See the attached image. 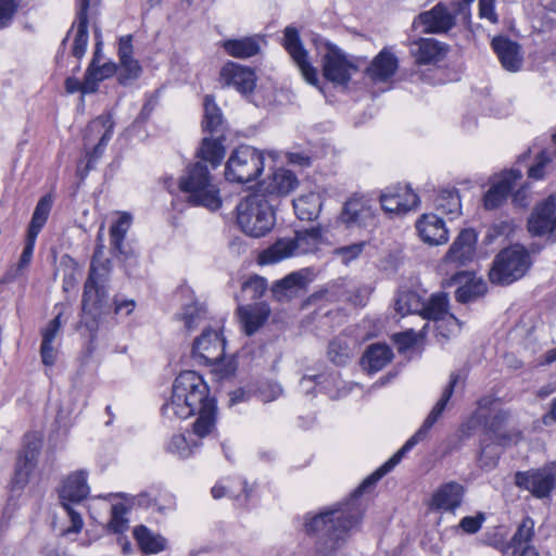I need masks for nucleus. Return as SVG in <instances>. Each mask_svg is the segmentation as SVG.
Wrapping results in <instances>:
<instances>
[{"label": "nucleus", "instance_id": "nucleus-1", "mask_svg": "<svg viewBox=\"0 0 556 556\" xmlns=\"http://www.w3.org/2000/svg\"><path fill=\"white\" fill-rule=\"evenodd\" d=\"M457 381L458 375L453 372L440 400L426 417L421 427L389 460L368 476L354 490L349 500L327 507L318 514L308 513L305 515L304 531L314 539L313 556H338L345 547L352 532L361 525L363 519V505L359 497L372 489L384 475L390 472L406 453L426 439L430 429L445 410Z\"/></svg>", "mask_w": 556, "mask_h": 556}, {"label": "nucleus", "instance_id": "nucleus-2", "mask_svg": "<svg viewBox=\"0 0 556 556\" xmlns=\"http://www.w3.org/2000/svg\"><path fill=\"white\" fill-rule=\"evenodd\" d=\"M216 409L215 399L210 396V389L202 376L186 370L176 377L172 396L162 406V414L168 419H186L198 414L193 433L204 438L215 429Z\"/></svg>", "mask_w": 556, "mask_h": 556}, {"label": "nucleus", "instance_id": "nucleus-3", "mask_svg": "<svg viewBox=\"0 0 556 556\" xmlns=\"http://www.w3.org/2000/svg\"><path fill=\"white\" fill-rule=\"evenodd\" d=\"M102 247H98L93 253L88 278L84 286L81 300V319L84 325L90 332L98 328V319L108 303L106 283L111 274V261L101 260Z\"/></svg>", "mask_w": 556, "mask_h": 556}, {"label": "nucleus", "instance_id": "nucleus-4", "mask_svg": "<svg viewBox=\"0 0 556 556\" xmlns=\"http://www.w3.org/2000/svg\"><path fill=\"white\" fill-rule=\"evenodd\" d=\"M208 161L198 157L190 163L179 178V189L187 194V202L194 206H203L217 211L223 204L220 189L211 174Z\"/></svg>", "mask_w": 556, "mask_h": 556}, {"label": "nucleus", "instance_id": "nucleus-5", "mask_svg": "<svg viewBox=\"0 0 556 556\" xmlns=\"http://www.w3.org/2000/svg\"><path fill=\"white\" fill-rule=\"evenodd\" d=\"M274 207L275 203L265 193H251L237 206V223L248 236L264 237L275 226Z\"/></svg>", "mask_w": 556, "mask_h": 556}, {"label": "nucleus", "instance_id": "nucleus-6", "mask_svg": "<svg viewBox=\"0 0 556 556\" xmlns=\"http://www.w3.org/2000/svg\"><path fill=\"white\" fill-rule=\"evenodd\" d=\"M203 106L202 128L204 132H210L211 136L202 139L195 156L208 161L212 168H217L226 153L223 113L211 94L205 96Z\"/></svg>", "mask_w": 556, "mask_h": 556}, {"label": "nucleus", "instance_id": "nucleus-7", "mask_svg": "<svg viewBox=\"0 0 556 556\" xmlns=\"http://www.w3.org/2000/svg\"><path fill=\"white\" fill-rule=\"evenodd\" d=\"M321 243L323 229L320 226L298 230L293 238L278 239L264 250L260 260L262 264H275L294 255L314 253Z\"/></svg>", "mask_w": 556, "mask_h": 556}, {"label": "nucleus", "instance_id": "nucleus-8", "mask_svg": "<svg viewBox=\"0 0 556 556\" xmlns=\"http://www.w3.org/2000/svg\"><path fill=\"white\" fill-rule=\"evenodd\" d=\"M531 265L530 252L521 244H513L495 256L489 277L493 283L510 285L522 278Z\"/></svg>", "mask_w": 556, "mask_h": 556}, {"label": "nucleus", "instance_id": "nucleus-9", "mask_svg": "<svg viewBox=\"0 0 556 556\" xmlns=\"http://www.w3.org/2000/svg\"><path fill=\"white\" fill-rule=\"evenodd\" d=\"M264 154L251 147L235 149L225 166V177L231 182L247 184L255 180L264 170Z\"/></svg>", "mask_w": 556, "mask_h": 556}, {"label": "nucleus", "instance_id": "nucleus-10", "mask_svg": "<svg viewBox=\"0 0 556 556\" xmlns=\"http://www.w3.org/2000/svg\"><path fill=\"white\" fill-rule=\"evenodd\" d=\"M318 50L323 51L320 62L324 77L334 85L346 87L352 75L359 70L358 60L345 54L330 41H321Z\"/></svg>", "mask_w": 556, "mask_h": 556}, {"label": "nucleus", "instance_id": "nucleus-11", "mask_svg": "<svg viewBox=\"0 0 556 556\" xmlns=\"http://www.w3.org/2000/svg\"><path fill=\"white\" fill-rule=\"evenodd\" d=\"M516 486L530 492L536 498H546L556 488V463L540 468L517 471L514 476Z\"/></svg>", "mask_w": 556, "mask_h": 556}, {"label": "nucleus", "instance_id": "nucleus-12", "mask_svg": "<svg viewBox=\"0 0 556 556\" xmlns=\"http://www.w3.org/2000/svg\"><path fill=\"white\" fill-rule=\"evenodd\" d=\"M114 122L110 115H100L91 121L84 135V146L87 150L86 170L93 168V164L103 155L112 138Z\"/></svg>", "mask_w": 556, "mask_h": 556}, {"label": "nucleus", "instance_id": "nucleus-13", "mask_svg": "<svg viewBox=\"0 0 556 556\" xmlns=\"http://www.w3.org/2000/svg\"><path fill=\"white\" fill-rule=\"evenodd\" d=\"M527 228L532 237H545L556 243V198L547 197L533 208L528 218Z\"/></svg>", "mask_w": 556, "mask_h": 556}, {"label": "nucleus", "instance_id": "nucleus-14", "mask_svg": "<svg viewBox=\"0 0 556 556\" xmlns=\"http://www.w3.org/2000/svg\"><path fill=\"white\" fill-rule=\"evenodd\" d=\"M225 339L212 329H204L192 345V357L200 364L212 366L223 361L225 355Z\"/></svg>", "mask_w": 556, "mask_h": 556}, {"label": "nucleus", "instance_id": "nucleus-15", "mask_svg": "<svg viewBox=\"0 0 556 556\" xmlns=\"http://www.w3.org/2000/svg\"><path fill=\"white\" fill-rule=\"evenodd\" d=\"M283 47L299 67L304 79L313 85L318 84L317 70L308 61V53L303 47L300 34L295 27L288 26L283 31Z\"/></svg>", "mask_w": 556, "mask_h": 556}, {"label": "nucleus", "instance_id": "nucleus-16", "mask_svg": "<svg viewBox=\"0 0 556 556\" xmlns=\"http://www.w3.org/2000/svg\"><path fill=\"white\" fill-rule=\"evenodd\" d=\"M40 448L41 439L37 434L28 433L24 437L23 450L17 457L12 479L13 489H22L27 483L29 473L36 466Z\"/></svg>", "mask_w": 556, "mask_h": 556}, {"label": "nucleus", "instance_id": "nucleus-17", "mask_svg": "<svg viewBox=\"0 0 556 556\" xmlns=\"http://www.w3.org/2000/svg\"><path fill=\"white\" fill-rule=\"evenodd\" d=\"M379 199L382 210L394 215L406 214L419 204V197L408 185L389 187L380 194Z\"/></svg>", "mask_w": 556, "mask_h": 556}, {"label": "nucleus", "instance_id": "nucleus-18", "mask_svg": "<svg viewBox=\"0 0 556 556\" xmlns=\"http://www.w3.org/2000/svg\"><path fill=\"white\" fill-rule=\"evenodd\" d=\"M339 220L346 228H366L375 222V213L369 200L352 197L343 204Z\"/></svg>", "mask_w": 556, "mask_h": 556}, {"label": "nucleus", "instance_id": "nucleus-19", "mask_svg": "<svg viewBox=\"0 0 556 556\" xmlns=\"http://www.w3.org/2000/svg\"><path fill=\"white\" fill-rule=\"evenodd\" d=\"M424 26L426 34L447 33L455 26V16L448 7L443 3L435 4L431 10L420 13L414 21V26Z\"/></svg>", "mask_w": 556, "mask_h": 556}, {"label": "nucleus", "instance_id": "nucleus-20", "mask_svg": "<svg viewBox=\"0 0 556 556\" xmlns=\"http://www.w3.org/2000/svg\"><path fill=\"white\" fill-rule=\"evenodd\" d=\"M220 81L224 86L233 87L241 94H250L256 85L253 70L235 62L226 63L220 70Z\"/></svg>", "mask_w": 556, "mask_h": 556}, {"label": "nucleus", "instance_id": "nucleus-21", "mask_svg": "<svg viewBox=\"0 0 556 556\" xmlns=\"http://www.w3.org/2000/svg\"><path fill=\"white\" fill-rule=\"evenodd\" d=\"M131 225V216L123 213L110 228V244L114 255L129 264H137V252L125 243L126 235Z\"/></svg>", "mask_w": 556, "mask_h": 556}, {"label": "nucleus", "instance_id": "nucleus-22", "mask_svg": "<svg viewBox=\"0 0 556 556\" xmlns=\"http://www.w3.org/2000/svg\"><path fill=\"white\" fill-rule=\"evenodd\" d=\"M521 177V172L517 169L503 172L497 181L494 182L484 194V207L486 210H495L500 207L506 201L513 188L517 185Z\"/></svg>", "mask_w": 556, "mask_h": 556}, {"label": "nucleus", "instance_id": "nucleus-23", "mask_svg": "<svg viewBox=\"0 0 556 556\" xmlns=\"http://www.w3.org/2000/svg\"><path fill=\"white\" fill-rule=\"evenodd\" d=\"M477 235L472 229H464L459 232L445 255V262L458 266H465L472 261L476 252Z\"/></svg>", "mask_w": 556, "mask_h": 556}, {"label": "nucleus", "instance_id": "nucleus-24", "mask_svg": "<svg viewBox=\"0 0 556 556\" xmlns=\"http://www.w3.org/2000/svg\"><path fill=\"white\" fill-rule=\"evenodd\" d=\"M421 240L430 245L444 244L448 240V231L444 220L435 214H424L416 223Z\"/></svg>", "mask_w": 556, "mask_h": 556}, {"label": "nucleus", "instance_id": "nucleus-25", "mask_svg": "<svg viewBox=\"0 0 556 556\" xmlns=\"http://www.w3.org/2000/svg\"><path fill=\"white\" fill-rule=\"evenodd\" d=\"M88 8L89 0H80L79 9L76 16V23L72 26V28L61 42V46L64 48L66 46L71 31L74 27H76V33L72 47V55L78 60H80L85 55L88 46Z\"/></svg>", "mask_w": 556, "mask_h": 556}, {"label": "nucleus", "instance_id": "nucleus-26", "mask_svg": "<svg viewBox=\"0 0 556 556\" xmlns=\"http://www.w3.org/2000/svg\"><path fill=\"white\" fill-rule=\"evenodd\" d=\"M90 489L87 484V472L79 470L68 475L59 489L61 503L78 504L86 500Z\"/></svg>", "mask_w": 556, "mask_h": 556}, {"label": "nucleus", "instance_id": "nucleus-27", "mask_svg": "<svg viewBox=\"0 0 556 556\" xmlns=\"http://www.w3.org/2000/svg\"><path fill=\"white\" fill-rule=\"evenodd\" d=\"M464 486L455 481L442 484L432 495L430 507L435 510L453 511L460 506Z\"/></svg>", "mask_w": 556, "mask_h": 556}, {"label": "nucleus", "instance_id": "nucleus-28", "mask_svg": "<svg viewBox=\"0 0 556 556\" xmlns=\"http://www.w3.org/2000/svg\"><path fill=\"white\" fill-rule=\"evenodd\" d=\"M299 185L296 176L289 169L279 168L265 181L263 193L273 200L277 201V197H283L293 191Z\"/></svg>", "mask_w": 556, "mask_h": 556}, {"label": "nucleus", "instance_id": "nucleus-29", "mask_svg": "<svg viewBox=\"0 0 556 556\" xmlns=\"http://www.w3.org/2000/svg\"><path fill=\"white\" fill-rule=\"evenodd\" d=\"M269 306L264 302L239 306L238 316L248 336L255 333L268 319Z\"/></svg>", "mask_w": 556, "mask_h": 556}, {"label": "nucleus", "instance_id": "nucleus-30", "mask_svg": "<svg viewBox=\"0 0 556 556\" xmlns=\"http://www.w3.org/2000/svg\"><path fill=\"white\" fill-rule=\"evenodd\" d=\"M397 67V58L384 48L374 58L366 73L374 81H387L395 74Z\"/></svg>", "mask_w": 556, "mask_h": 556}, {"label": "nucleus", "instance_id": "nucleus-31", "mask_svg": "<svg viewBox=\"0 0 556 556\" xmlns=\"http://www.w3.org/2000/svg\"><path fill=\"white\" fill-rule=\"evenodd\" d=\"M492 48L505 70L516 72L520 68L522 58L520 55V47L518 43L506 37L498 36L492 40Z\"/></svg>", "mask_w": 556, "mask_h": 556}, {"label": "nucleus", "instance_id": "nucleus-32", "mask_svg": "<svg viewBox=\"0 0 556 556\" xmlns=\"http://www.w3.org/2000/svg\"><path fill=\"white\" fill-rule=\"evenodd\" d=\"M410 52L418 64H429L439 61L446 47L432 38H421L412 45Z\"/></svg>", "mask_w": 556, "mask_h": 556}, {"label": "nucleus", "instance_id": "nucleus-33", "mask_svg": "<svg viewBox=\"0 0 556 556\" xmlns=\"http://www.w3.org/2000/svg\"><path fill=\"white\" fill-rule=\"evenodd\" d=\"M392 358L393 352L389 345L375 343L366 349L362 357V366L370 372H377L384 368Z\"/></svg>", "mask_w": 556, "mask_h": 556}, {"label": "nucleus", "instance_id": "nucleus-34", "mask_svg": "<svg viewBox=\"0 0 556 556\" xmlns=\"http://www.w3.org/2000/svg\"><path fill=\"white\" fill-rule=\"evenodd\" d=\"M222 47L226 53L237 59H248L260 53V37L248 36L239 39H227L223 41Z\"/></svg>", "mask_w": 556, "mask_h": 556}, {"label": "nucleus", "instance_id": "nucleus-35", "mask_svg": "<svg viewBox=\"0 0 556 556\" xmlns=\"http://www.w3.org/2000/svg\"><path fill=\"white\" fill-rule=\"evenodd\" d=\"M134 538L143 554H157L167 548V540L160 533H154L148 527L140 525L134 529Z\"/></svg>", "mask_w": 556, "mask_h": 556}, {"label": "nucleus", "instance_id": "nucleus-36", "mask_svg": "<svg viewBox=\"0 0 556 556\" xmlns=\"http://www.w3.org/2000/svg\"><path fill=\"white\" fill-rule=\"evenodd\" d=\"M292 203L298 218L302 220L316 219L323 207V199L320 194L316 192L300 195L294 199Z\"/></svg>", "mask_w": 556, "mask_h": 556}, {"label": "nucleus", "instance_id": "nucleus-37", "mask_svg": "<svg viewBox=\"0 0 556 556\" xmlns=\"http://www.w3.org/2000/svg\"><path fill=\"white\" fill-rule=\"evenodd\" d=\"M437 211L448 215L451 219L460 215L462 204L458 191L454 188L442 189L434 199Z\"/></svg>", "mask_w": 556, "mask_h": 556}, {"label": "nucleus", "instance_id": "nucleus-38", "mask_svg": "<svg viewBox=\"0 0 556 556\" xmlns=\"http://www.w3.org/2000/svg\"><path fill=\"white\" fill-rule=\"evenodd\" d=\"M395 311L402 316L418 314L425 309V300L415 291L400 290L395 299Z\"/></svg>", "mask_w": 556, "mask_h": 556}, {"label": "nucleus", "instance_id": "nucleus-39", "mask_svg": "<svg viewBox=\"0 0 556 556\" xmlns=\"http://www.w3.org/2000/svg\"><path fill=\"white\" fill-rule=\"evenodd\" d=\"M53 198L51 194L41 197L34 210L31 220L29 223L27 235L38 237L42 227L46 225L52 208Z\"/></svg>", "mask_w": 556, "mask_h": 556}, {"label": "nucleus", "instance_id": "nucleus-40", "mask_svg": "<svg viewBox=\"0 0 556 556\" xmlns=\"http://www.w3.org/2000/svg\"><path fill=\"white\" fill-rule=\"evenodd\" d=\"M448 315V296L444 292L434 293L425 301V309L421 317L428 320H442Z\"/></svg>", "mask_w": 556, "mask_h": 556}, {"label": "nucleus", "instance_id": "nucleus-41", "mask_svg": "<svg viewBox=\"0 0 556 556\" xmlns=\"http://www.w3.org/2000/svg\"><path fill=\"white\" fill-rule=\"evenodd\" d=\"M117 72V64L109 61L103 64L98 63L89 64L86 70L87 75V90L98 91L99 83L112 77Z\"/></svg>", "mask_w": 556, "mask_h": 556}, {"label": "nucleus", "instance_id": "nucleus-42", "mask_svg": "<svg viewBox=\"0 0 556 556\" xmlns=\"http://www.w3.org/2000/svg\"><path fill=\"white\" fill-rule=\"evenodd\" d=\"M533 538L534 520L531 517H525L509 540L511 548L515 549V556L525 546H532Z\"/></svg>", "mask_w": 556, "mask_h": 556}, {"label": "nucleus", "instance_id": "nucleus-43", "mask_svg": "<svg viewBox=\"0 0 556 556\" xmlns=\"http://www.w3.org/2000/svg\"><path fill=\"white\" fill-rule=\"evenodd\" d=\"M307 279L301 271H294L275 282L273 292L277 298L289 296L295 289L306 286Z\"/></svg>", "mask_w": 556, "mask_h": 556}, {"label": "nucleus", "instance_id": "nucleus-44", "mask_svg": "<svg viewBox=\"0 0 556 556\" xmlns=\"http://www.w3.org/2000/svg\"><path fill=\"white\" fill-rule=\"evenodd\" d=\"M186 331L195 330L206 319V308L199 302L187 304L180 315Z\"/></svg>", "mask_w": 556, "mask_h": 556}, {"label": "nucleus", "instance_id": "nucleus-45", "mask_svg": "<svg viewBox=\"0 0 556 556\" xmlns=\"http://www.w3.org/2000/svg\"><path fill=\"white\" fill-rule=\"evenodd\" d=\"M348 294V286L345 279L339 278L334 281L328 282L319 291L313 294L314 299L326 300L328 302H345Z\"/></svg>", "mask_w": 556, "mask_h": 556}, {"label": "nucleus", "instance_id": "nucleus-46", "mask_svg": "<svg viewBox=\"0 0 556 556\" xmlns=\"http://www.w3.org/2000/svg\"><path fill=\"white\" fill-rule=\"evenodd\" d=\"M199 444L189 442L184 434H174L165 446L167 453L180 459L190 457Z\"/></svg>", "mask_w": 556, "mask_h": 556}, {"label": "nucleus", "instance_id": "nucleus-47", "mask_svg": "<svg viewBox=\"0 0 556 556\" xmlns=\"http://www.w3.org/2000/svg\"><path fill=\"white\" fill-rule=\"evenodd\" d=\"M141 73L142 67L135 58L121 60L117 64V80L123 86L131 84Z\"/></svg>", "mask_w": 556, "mask_h": 556}, {"label": "nucleus", "instance_id": "nucleus-48", "mask_svg": "<svg viewBox=\"0 0 556 556\" xmlns=\"http://www.w3.org/2000/svg\"><path fill=\"white\" fill-rule=\"evenodd\" d=\"M328 357L338 366L346 365L351 359V349L346 341L341 338L333 339L329 343Z\"/></svg>", "mask_w": 556, "mask_h": 556}, {"label": "nucleus", "instance_id": "nucleus-49", "mask_svg": "<svg viewBox=\"0 0 556 556\" xmlns=\"http://www.w3.org/2000/svg\"><path fill=\"white\" fill-rule=\"evenodd\" d=\"M486 291V285L481 279L471 280L469 283L458 288L455 298L460 303H468L483 295Z\"/></svg>", "mask_w": 556, "mask_h": 556}, {"label": "nucleus", "instance_id": "nucleus-50", "mask_svg": "<svg viewBox=\"0 0 556 556\" xmlns=\"http://www.w3.org/2000/svg\"><path fill=\"white\" fill-rule=\"evenodd\" d=\"M501 450L500 446L493 443L481 445V451L478 457V465L484 471H490L497 466Z\"/></svg>", "mask_w": 556, "mask_h": 556}, {"label": "nucleus", "instance_id": "nucleus-51", "mask_svg": "<svg viewBox=\"0 0 556 556\" xmlns=\"http://www.w3.org/2000/svg\"><path fill=\"white\" fill-rule=\"evenodd\" d=\"M267 290V281L261 276H252L242 283L241 292L244 300H257Z\"/></svg>", "mask_w": 556, "mask_h": 556}, {"label": "nucleus", "instance_id": "nucleus-52", "mask_svg": "<svg viewBox=\"0 0 556 556\" xmlns=\"http://www.w3.org/2000/svg\"><path fill=\"white\" fill-rule=\"evenodd\" d=\"M36 237H31L29 235L26 236V242L23 249V252L21 254V257L18 260V263L16 265V268L14 269V274L8 273L5 276V280L10 281L15 279L17 276H20L25 268L28 267L34 253Z\"/></svg>", "mask_w": 556, "mask_h": 556}, {"label": "nucleus", "instance_id": "nucleus-53", "mask_svg": "<svg viewBox=\"0 0 556 556\" xmlns=\"http://www.w3.org/2000/svg\"><path fill=\"white\" fill-rule=\"evenodd\" d=\"M127 509L122 504H116L112 507V517L110 520V528L114 533H124L128 528V520L125 518Z\"/></svg>", "mask_w": 556, "mask_h": 556}, {"label": "nucleus", "instance_id": "nucleus-54", "mask_svg": "<svg viewBox=\"0 0 556 556\" xmlns=\"http://www.w3.org/2000/svg\"><path fill=\"white\" fill-rule=\"evenodd\" d=\"M473 0H459L452 2L448 7L450 12L455 16V22L459 20L464 25H469L471 21L470 5Z\"/></svg>", "mask_w": 556, "mask_h": 556}, {"label": "nucleus", "instance_id": "nucleus-55", "mask_svg": "<svg viewBox=\"0 0 556 556\" xmlns=\"http://www.w3.org/2000/svg\"><path fill=\"white\" fill-rule=\"evenodd\" d=\"M366 245L365 241L353 243L350 245H344L337 248L334 250V254L339 257H341L342 262L348 265L352 261L356 260L362 252L364 251V248Z\"/></svg>", "mask_w": 556, "mask_h": 556}, {"label": "nucleus", "instance_id": "nucleus-56", "mask_svg": "<svg viewBox=\"0 0 556 556\" xmlns=\"http://www.w3.org/2000/svg\"><path fill=\"white\" fill-rule=\"evenodd\" d=\"M371 293L368 286H359L353 289L348 288L345 302L354 306H365Z\"/></svg>", "mask_w": 556, "mask_h": 556}, {"label": "nucleus", "instance_id": "nucleus-57", "mask_svg": "<svg viewBox=\"0 0 556 556\" xmlns=\"http://www.w3.org/2000/svg\"><path fill=\"white\" fill-rule=\"evenodd\" d=\"M63 508L66 510L67 513V516L70 517V520H71V527L64 529L62 531V535L64 536H67L72 533H79L83 529V526H84V521H83V518H81V515L80 513H78L77 510H75L73 507H72V503H61Z\"/></svg>", "mask_w": 556, "mask_h": 556}, {"label": "nucleus", "instance_id": "nucleus-58", "mask_svg": "<svg viewBox=\"0 0 556 556\" xmlns=\"http://www.w3.org/2000/svg\"><path fill=\"white\" fill-rule=\"evenodd\" d=\"M17 8V0H0V29L9 26Z\"/></svg>", "mask_w": 556, "mask_h": 556}, {"label": "nucleus", "instance_id": "nucleus-59", "mask_svg": "<svg viewBox=\"0 0 556 556\" xmlns=\"http://www.w3.org/2000/svg\"><path fill=\"white\" fill-rule=\"evenodd\" d=\"M508 418V413L501 410L494 414L485 424L486 430L494 435V438L501 440V429Z\"/></svg>", "mask_w": 556, "mask_h": 556}, {"label": "nucleus", "instance_id": "nucleus-60", "mask_svg": "<svg viewBox=\"0 0 556 556\" xmlns=\"http://www.w3.org/2000/svg\"><path fill=\"white\" fill-rule=\"evenodd\" d=\"M551 162L548 154L545 151H542L536 156V162L532 165L528 170V176L531 179H542L544 178V168Z\"/></svg>", "mask_w": 556, "mask_h": 556}, {"label": "nucleus", "instance_id": "nucleus-61", "mask_svg": "<svg viewBox=\"0 0 556 556\" xmlns=\"http://www.w3.org/2000/svg\"><path fill=\"white\" fill-rule=\"evenodd\" d=\"M495 2L496 0H479V17L481 20H488L491 24L498 23Z\"/></svg>", "mask_w": 556, "mask_h": 556}, {"label": "nucleus", "instance_id": "nucleus-62", "mask_svg": "<svg viewBox=\"0 0 556 556\" xmlns=\"http://www.w3.org/2000/svg\"><path fill=\"white\" fill-rule=\"evenodd\" d=\"M484 519L485 517L482 513H479L477 516L473 517L467 516L460 520L459 527L464 532L473 534L481 529Z\"/></svg>", "mask_w": 556, "mask_h": 556}, {"label": "nucleus", "instance_id": "nucleus-63", "mask_svg": "<svg viewBox=\"0 0 556 556\" xmlns=\"http://www.w3.org/2000/svg\"><path fill=\"white\" fill-rule=\"evenodd\" d=\"M62 313H59L52 320L49 321L47 327L42 330V342L52 343L61 328Z\"/></svg>", "mask_w": 556, "mask_h": 556}, {"label": "nucleus", "instance_id": "nucleus-64", "mask_svg": "<svg viewBox=\"0 0 556 556\" xmlns=\"http://www.w3.org/2000/svg\"><path fill=\"white\" fill-rule=\"evenodd\" d=\"M394 341L400 345V349L407 350L417 343V334L413 329L395 333Z\"/></svg>", "mask_w": 556, "mask_h": 556}]
</instances>
